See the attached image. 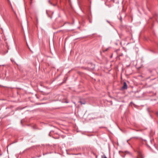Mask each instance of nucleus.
Masks as SVG:
<instances>
[{
	"instance_id": "obj_1",
	"label": "nucleus",
	"mask_w": 158,
	"mask_h": 158,
	"mask_svg": "<svg viewBox=\"0 0 158 158\" xmlns=\"http://www.w3.org/2000/svg\"><path fill=\"white\" fill-rule=\"evenodd\" d=\"M48 2L52 5L56 6L57 4V0H48Z\"/></svg>"
},
{
	"instance_id": "obj_2",
	"label": "nucleus",
	"mask_w": 158,
	"mask_h": 158,
	"mask_svg": "<svg viewBox=\"0 0 158 158\" xmlns=\"http://www.w3.org/2000/svg\"><path fill=\"white\" fill-rule=\"evenodd\" d=\"M137 152L138 156L136 158H144V156L141 151H138Z\"/></svg>"
},
{
	"instance_id": "obj_3",
	"label": "nucleus",
	"mask_w": 158,
	"mask_h": 158,
	"mask_svg": "<svg viewBox=\"0 0 158 158\" xmlns=\"http://www.w3.org/2000/svg\"><path fill=\"white\" fill-rule=\"evenodd\" d=\"M127 89V83L125 82H124L123 83V85L122 88L123 90Z\"/></svg>"
},
{
	"instance_id": "obj_4",
	"label": "nucleus",
	"mask_w": 158,
	"mask_h": 158,
	"mask_svg": "<svg viewBox=\"0 0 158 158\" xmlns=\"http://www.w3.org/2000/svg\"><path fill=\"white\" fill-rule=\"evenodd\" d=\"M79 102L81 103V105L85 104L86 102L85 100L84 99H80Z\"/></svg>"
},
{
	"instance_id": "obj_5",
	"label": "nucleus",
	"mask_w": 158,
	"mask_h": 158,
	"mask_svg": "<svg viewBox=\"0 0 158 158\" xmlns=\"http://www.w3.org/2000/svg\"><path fill=\"white\" fill-rule=\"evenodd\" d=\"M109 49V48H107L106 49H103V52H105L107 51Z\"/></svg>"
},
{
	"instance_id": "obj_6",
	"label": "nucleus",
	"mask_w": 158,
	"mask_h": 158,
	"mask_svg": "<svg viewBox=\"0 0 158 158\" xmlns=\"http://www.w3.org/2000/svg\"><path fill=\"white\" fill-rule=\"evenodd\" d=\"M89 23H92V21H91V20H90V18L89 17Z\"/></svg>"
},
{
	"instance_id": "obj_7",
	"label": "nucleus",
	"mask_w": 158,
	"mask_h": 158,
	"mask_svg": "<svg viewBox=\"0 0 158 158\" xmlns=\"http://www.w3.org/2000/svg\"><path fill=\"white\" fill-rule=\"evenodd\" d=\"M123 53H121L119 55L120 56H123Z\"/></svg>"
},
{
	"instance_id": "obj_8",
	"label": "nucleus",
	"mask_w": 158,
	"mask_h": 158,
	"mask_svg": "<svg viewBox=\"0 0 158 158\" xmlns=\"http://www.w3.org/2000/svg\"><path fill=\"white\" fill-rule=\"evenodd\" d=\"M102 158H107V157L106 156H104Z\"/></svg>"
},
{
	"instance_id": "obj_9",
	"label": "nucleus",
	"mask_w": 158,
	"mask_h": 158,
	"mask_svg": "<svg viewBox=\"0 0 158 158\" xmlns=\"http://www.w3.org/2000/svg\"><path fill=\"white\" fill-rule=\"evenodd\" d=\"M27 46H28V48H29L30 50V48L28 46V44H27Z\"/></svg>"
},
{
	"instance_id": "obj_10",
	"label": "nucleus",
	"mask_w": 158,
	"mask_h": 158,
	"mask_svg": "<svg viewBox=\"0 0 158 158\" xmlns=\"http://www.w3.org/2000/svg\"><path fill=\"white\" fill-rule=\"evenodd\" d=\"M156 114L157 116H158V112H156Z\"/></svg>"
},
{
	"instance_id": "obj_11",
	"label": "nucleus",
	"mask_w": 158,
	"mask_h": 158,
	"mask_svg": "<svg viewBox=\"0 0 158 158\" xmlns=\"http://www.w3.org/2000/svg\"><path fill=\"white\" fill-rule=\"evenodd\" d=\"M32 0H31V2H32Z\"/></svg>"
}]
</instances>
